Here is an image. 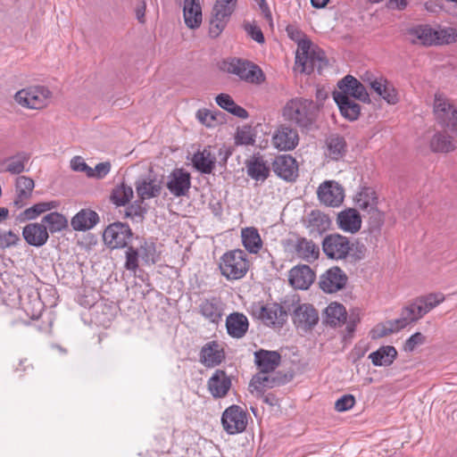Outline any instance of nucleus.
I'll return each instance as SVG.
<instances>
[{"label": "nucleus", "instance_id": "nucleus-6", "mask_svg": "<svg viewBox=\"0 0 457 457\" xmlns=\"http://www.w3.org/2000/svg\"><path fill=\"white\" fill-rule=\"evenodd\" d=\"M294 378L292 370L287 372L277 371L271 375L269 373H258L254 375L249 384L251 393L256 392L257 396H263L265 388L279 386L290 382Z\"/></svg>", "mask_w": 457, "mask_h": 457}, {"label": "nucleus", "instance_id": "nucleus-20", "mask_svg": "<svg viewBox=\"0 0 457 457\" xmlns=\"http://www.w3.org/2000/svg\"><path fill=\"white\" fill-rule=\"evenodd\" d=\"M315 273L306 264L297 265L289 270V284L295 289L306 290L313 283Z\"/></svg>", "mask_w": 457, "mask_h": 457}, {"label": "nucleus", "instance_id": "nucleus-18", "mask_svg": "<svg viewBox=\"0 0 457 457\" xmlns=\"http://www.w3.org/2000/svg\"><path fill=\"white\" fill-rule=\"evenodd\" d=\"M347 282L346 274L339 267H332L319 279L320 288L325 293H335L343 289Z\"/></svg>", "mask_w": 457, "mask_h": 457}, {"label": "nucleus", "instance_id": "nucleus-55", "mask_svg": "<svg viewBox=\"0 0 457 457\" xmlns=\"http://www.w3.org/2000/svg\"><path fill=\"white\" fill-rule=\"evenodd\" d=\"M125 268L130 271H136L138 268V250L133 246L127 247Z\"/></svg>", "mask_w": 457, "mask_h": 457}, {"label": "nucleus", "instance_id": "nucleus-4", "mask_svg": "<svg viewBox=\"0 0 457 457\" xmlns=\"http://www.w3.org/2000/svg\"><path fill=\"white\" fill-rule=\"evenodd\" d=\"M444 300L445 296L441 293L420 296L416 298L411 304L403 308L401 313L409 324L416 322Z\"/></svg>", "mask_w": 457, "mask_h": 457}, {"label": "nucleus", "instance_id": "nucleus-22", "mask_svg": "<svg viewBox=\"0 0 457 457\" xmlns=\"http://www.w3.org/2000/svg\"><path fill=\"white\" fill-rule=\"evenodd\" d=\"M246 173L255 181L264 182L270 174V167L259 153L245 161Z\"/></svg>", "mask_w": 457, "mask_h": 457}, {"label": "nucleus", "instance_id": "nucleus-34", "mask_svg": "<svg viewBox=\"0 0 457 457\" xmlns=\"http://www.w3.org/2000/svg\"><path fill=\"white\" fill-rule=\"evenodd\" d=\"M198 309L199 312L211 322L218 323L222 317L221 301L218 297L202 300Z\"/></svg>", "mask_w": 457, "mask_h": 457}, {"label": "nucleus", "instance_id": "nucleus-62", "mask_svg": "<svg viewBox=\"0 0 457 457\" xmlns=\"http://www.w3.org/2000/svg\"><path fill=\"white\" fill-rule=\"evenodd\" d=\"M244 29L254 41L259 44L264 43L265 38L263 33L258 26L248 22L244 25Z\"/></svg>", "mask_w": 457, "mask_h": 457}, {"label": "nucleus", "instance_id": "nucleus-31", "mask_svg": "<svg viewBox=\"0 0 457 457\" xmlns=\"http://www.w3.org/2000/svg\"><path fill=\"white\" fill-rule=\"evenodd\" d=\"M341 115L350 121L358 120L361 105L344 94H332Z\"/></svg>", "mask_w": 457, "mask_h": 457}, {"label": "nucleus", "instance_id": "nucleus-43", "mask_svg": "<svg viewBox=\"0 0 457 457\" xmlns=\"http://www.w3.org/2000/svg\"><path fill=\"white\" fill-rule=\"evenodd\" d=\"M30 154L25 151H20L14 155L6 158L7 172L12 175H19L24 171H28L26 164L30 159Z\"/></svg>", "mask_w": 457, "mask_h": 457}, {"label": "nucleus", "instance_id": "nucleus-13", "mask_svg": "<svg viewBox=\"0 0 457 457\" xmlns=\"http://www.w3.org/2000/svg\"><path fill=\"white\" fill-rule=\"evenodd\" d=\"M340 91H334L333 94H344L362 103H370V96L364 85L352 75H346L337 82Z\"/></svg>", "mask_w": 457, "mask_h": 457}, {"label": "nucleus", "instance_id": "nucleus-5", "mask_svg": "<svg viewBox=\"0 0 457 457\" xmlns=\"http://www.w3.org/2000/svg\"><path fill=\"white\" fill-rule=\"evenodd\" d=\"M434 114L436 121L457 136V108L442 93H436L434 99Z\"/></svg>", "mask_w": 457, "mask_h": 457}, {"label": "nucleus", "instance_id": "nucleus-3", "mask_svg": "<svg viewBox=\"0 0 457 457\" xmlns=\"http://www.w3.org/2000/svg\"><path fill=\"white\" fill-rule=\"evenodd\" d=\"M246 257L247 254L241 249L225 253L219 264L221 275L229 280L244 278L250 266Z\"/></svg>", "mask_w": 457, "mask_h": 457}, {"label": "nucleus", "instance_id": "nucleus-16", "mask_svg": "<svg viewBox=\"0 0 457 457\" xmlns=\"http://www.w3.org/2000/svg\"><path fill=\"white\" fill-rule=\"evenodd\" d=\"M271 164L274 173L285 181L293 182L297 179L298 164L290 154L276 156Z\"/></svg>", "mask_w": 457, "mask_h": 457}, {"label": "nucleus", "instance_id": "nucleus-57", "mask_svg": "<svg viewBox=\"0 0 457 457\" xmlns=\"http://www.w3.org/2000/svg\"><path fill=\"white\" fill-rule=\"evenodd\" d=\"M355 404V397L353 395H344L335 403V409L339 411H346Z\"/></svg>", "mask_w": 457, "mask_h": 457}, {"label": "nucleus", "instance_id": "nucleus-27", "mask_svg": "<svg viewBox=\"0 0 457 457\" xmlns=\"http://www.w3.org/2000/svg\"><path fill=\"white\" fill-rule=\"evenodd\" d=\"M408 34L415 37L411 41V44L419 43L426 47L436 46L437 29H433L430 25H416L408 29Z\"/></svg>", "mask_w": 457, "mask_h": 457}, {"label": "nucleus", "instance_id": "nucleus-10", "mask_svg": "<svg viewBox=\"0 0 457 457\" xmlns=\"http://www.w3.org/2000/svg\"><path fill=\"white\" fill-rule=\"evenodd\" d=\"M221 424L229 435L242 433L247 426V413L240 406L233 404L223 411Z\"/></svg>", "mask_w": 457, "mask_h": 457}, {"label": "nucleus", "instance_id": "nucleus-11", "mask_svg": "<svg viewBox=\"0 0 457 457\" xmlns=\"http://www.w3.org/2000/svg\"><path fill=\"white\" fill-rule=\"evenodd\" d=\"M291 312L293 323L304 331L313 328L319 321L317 310L310 303H299L298 299L295 300Z\"/></svg>", "mask_w": 457, "mask_h": 457}, {"label": "nucleus", "instance_id": "nucleus-51", "mask_svg": "<svg viewBox=\"0 0 457 457\" xmlns=\"http://www.w3.org/2000/svg\"><path fill=\"white\" fill-rule=\"evenodd\" d=\"M367 253V247L359 241L353 243L350 242L349 253H347V259L353 264H356L361 260L365 259Z\"/></svg>", "mask_w": 457, "mask_h": 457}, {"label": "nucleus", "instance_id": "nucleus-29", "mask_svg": "<svg viewBox=\"0 0 457 457\" xmlns=\"http://www.w3.org/2000/svg\"><path fill=\"white\" fill-rule=\"evenodd\" d=\"M337 223L344 231L353 234L361 229V218L356 209L348 208L337 214Z\"/></svg>", "mask_w": 457, "mask_h": 457}, {"label": "nucleus", "instance_id": "nucleus-60", "mask_svg": "<svg viewBox=\"0 0 457 457\" xmlns=\"http://www.w3.org/2000/svg\"><path fill=\"white\" fill-rule=\"evenodd\" d=\"M35 187L34 180L26 176H20L16 179L15 188L16 193H21V190H23L30 193V196L32 195V191Z\"/></svg>", "mask_w": 457, "mask_h": 457}, {"label": "nucleus", "instance_id": "nucleus-12", "mask_svg": "<svg viewBox=\"0 0 457 457\" xmlns=\"http://www.w3.org/2000/svg\"><path fill=\"white\" fill-rule=\"evenodd\" d=\"M350 240L340 234L327 235L322 240V250L331 260H345L349 253Z\"/></svg>", "mask_w": 457, "mask_h": 457}, {"label": "nucleus", "instance_id": "nucleus-30", "mask_svg": "<svg viewBox=\"0 0 457 457\" xmlns=\"http://www.w3.org/2000/svg\"><path fill=\"white\" fill-rule=\"evenodd\" d=\"M136 191L142 201L158 196L162 191V182L147 177H140L135 182Z\"/></svg>", "mask_w": 457, "mask_h": 457}, {"label": "nucleus", "instance_id": "nucleus-33", "mask_svg": "<svg viewBox=\"0 0 457 457\" xmlns=\"http://www.w3.org/2000/svg\"><path fill=\"white\" fill-rule=\"evenodd\" d=\"M326 154L333 161L342 159L347 153V143L339 134H331L326 138Z\"/></svg>", "mask_w": 457, "mask_h": 457}, {"label": "nucleus", "instance_id": "nucleus-26", "mask_svg": "<svg viewBox=\"0 0 457 457\" xmlns=\"http://www.w3.org/2000/svg\"><path fill=\"white\" fill-rule=\"evenodd\" d=\"M100 221L98 213L91 209H81L71 220V226L75 231H87Z\"/></svg>", "mask_w": 457, "mask_h": 457}, {"label": "nucleus", "instance_id": "nucleus-17", "mask_svg": "<svg viewBox=\"0 0 457 457\" xmlns=\"http://www.w3.org/2000/svg\"><path fill=\"white\" fill-rule=\"evenodd\" d=\"M299 143V135L295 129L287 124L279 125L272 136L273 145L280 151L294 150Z\"/></svg>", "mask_w": 457, "mask_h": 457}, {"label": "nucleus", "instance_id": "nucleus-9", "mask_svg": "<svg viewBox=\"0 0 457 457\" xmlns=\"http://www.w3.org/2000/svg\"><path fill=\"white\" fill-rule=\"evenodd\" d=\"M225 70L228 73L235 74L245 81L259 84L264 80L262 71L251 62L234 59L230 62L225 63Z\"/></svg>", "mask_w": 457, "mask_h": 457}, {"label": "nucleus", "instance_id": "nucleus-54", "mask_svg": "<svg viewBox=\"0 0 457 457\" xmlns=\"http://www.w3.org/2000/svg\"><path fill=\"white\" fill-rule=\"evenodd\" d=\"M20 241L21 238L19 235L15 234L12 230L0 232V249L2 250L15 246Z\"/></svg>", "mask_w": 457, "mask_h": 457}, {"label": "nucleus", "instance_id": "nucleus-1", "mask_svg": "<svg viewBox=\"0 0 457 457\" xmlns=\"http://www.w3.org/2000/svg\"><path fill=\"white\" fill-rule=\"evenodd\" d=\"M320 105L312 99L303 97H295L287 102L282 109V116L285 120L299 127L302 129H311L313 128L318 114Z\"/></svg>", "mask_w": 457, "mask_h": 457}, {"label": "nucleus", "instance_id": "nucleus-50", "mask_svg": "<svg viewBox=\"0 0 457 457\" xmlns=\"http://www.w3.org/2000/svg\"><path fill=\"white\" fill-rule=\"evenodd\" d=\"M297 51L295 54V64L298 66L304 61L306 62L307 58L311 55L312 49V43L306 37L303 38L301 41L297 42Z\"/></svg>", "mask_w": 457, "mask_h": 457}, {"label": "nucleus", "instance_id": "nucleus-32", "mask_svg": "<svg viewBox=\"0 0 457 457\" xmlns=\"http://www.w3.org/2000/svg\"><path fill=\"white\" fill-rule=\"evenodd\" d=\"M183 15L185 24L189 29H198L201 26L203 18L199 0H184Z\"/></svg>", "mask_w": 457, "mask_h": 457}, {"label": "nucleus", "instance_id": "nucleus-38", "mask_svg": "<svg viewBox=\"0 0 457 457\" xmlns=\"http://www.w3.org/2000/svg\"><path fill=\"white\" fill-rule=\"evenodd\" d=\"M397 357V351L395 346L383 345L369 355L374 366H390Z\"/></svg>", "mask_w": 457, "mask_h": 457}, {"label": "nucleus", "instance_id": "nucleus-35", "mask_svg": "<svg viewBox=\"0 0 457 457\" xmlns=\"http://www.w3.org/2000/svg\"><path fill=\"white\" fill-rule=\"evenodd\" d=\"M328 65V61L326 58L325 53L322 49L315 47L312 49L311 55L298 66L302 67L301 71L311 74L317 70L319 74H321L322 70Z\"/></svg>", "mask_w": 457, "mask_h": 457}, {"label": "nucleus", "instance_id": "nucleus-63", "mask_svg": "<svg viewBox=\"0 0 457 457\" xmlns=\"http://www.w3.org/2000/svg\"><path fill=\"white\" fill-rule=\"evenodd\" d=\"M197 120L206 127H215V117L212 112L207 109H200L196 112Z\"/></svg>", "mask_w": 457, "mask_h": 457}, {"label": "nucleus", "instance_id": "nucleus-48", "mask_svg": "<svg viewBox=\"0 0 457 457\" xmlns=\"http://www.w3.org/2000/svg\"><path fill=\"white\" fill-rule=\"evenodd\" d=\"M367 213L369 214L368 231L371 236L377 237L380 235L381 227L384 224V214L378 207L369 209Z\"/></svg>", "mask_w": 457, "mask_h": 457}, {"label": "nucleus", "instance_id": "nucleus-2", "mask_svg": "<svg viewBox=\"0 0 457 457\" xmlns=\"http://www.w3.org/2000/svg\"><path fill=\"white\" fill-rule=\"evenodd\" d=\"M295 304V299L291 303L284 301L283 305L277 303L263 304L255 303L252 306V315L260 320L268 327L282 328L291 312V307Z\"/></svg>", "mask_w": 457, "mask_h": 457}, {"label": "nucleus", "instance_id": "nucleus-59", "mask_svg": "<svg viewBox=\"0 0 457 457\" xmlns=\"http://www.w3.org/2000/svg\"><path fill=\"white\" fill-rule=\"evenodd\" d=\"M111 167L112 165L110 162H99L94 169L92 168V171L89 172L88 178L102 179L110 172Z\"/></svg>", "mask_w": 457, "mask_h": 457}, {"label": "nucleus", "instance_id": "nucleus-61", "mask_svg": "<svg viewBox=\"0 0 457 457\" xmlns=\"http://www.w3.org/2000/svg\"><path fill=\"white\" fill-rule=\"evenodd\" d=\"M425 341V336H423L420 332H416L405 341L403 349L406 352H412L416 346L424 344Z\"/></svg>", "mask_w": 457, "mask_h": 457}, {"label": "nucleus", "instance_id": "nucleus-24", "mask_svg": "<svg viewBox=\"0 0 457 457\" xmlns=\"http://www.w3.org/2000/svg\"><path fill=\"white\" fill-rule=\"evenodd\" d=\"M281 355L277 351L260 349L254 353V362L259 373H270L280 364Z\"/></svg>", "mask_w": 457, "mask_h": 457}, {"label": "nucleus", "instance_id": "nucleus-15", "mask_svg": "<svg viewBox=\"0 0 457 457\" xmlns=\"http://www.w3.org/2000/svg\"><path fill=\"white\" fill-rule=\"evenodd\" d=\"M166 187L176 197L187 195L191 187L190 173L183 168L174 169L168 177Z\"/></svg>", "mask_w": 457, "mask_h": 457}, {"label": "nucleus", "instance_id": "nucleus-39", "mask_svg": "<svg viewBox=\"0 0 457 457\" xmlns=\"http://www.w3.org/2000/svg\"><path fill=\"white\" fill-rule=\"evenodd\" d=\"M346 321L345 307L338 303H331L324 311V322L331 327L342 326Z\"/></svg>", "mask_w": 457, "mask_h": 457}, {"label": "nucleus", "instance_id": "nucleus-52", "mask_svg": "<svg viewBox=\"0 0 457 457\" xmlns=\"http://www.w3.org/2000/svg\"><path fill=\"white\" fill-rule=\"evenodd\" d=\"M436 46L450 45L457 42V29L452 27L437 29Z\"/></svg>", "mask_w": 457, "mask_h": 457}, {"label": "nucleus", "instance_id": "nucleus-25", "mask_svg": "<svg viewBox=\"0 0 457 457\" xmlns=\"http://www.w3.org/2000/svg\"><path fill=\"white\" fill-rule=\"evenodd\" d=\"M212 146L207 145L202 151H197L192 157L194 168L203 174H211L217 162V156L212 153Z\"/></svg>", "mask_w": 457, "mask_h": 457}, {"label": "nucleus", "instance_id": "nucleus-42", "mask_svg": "<svg viewBox=\"0 0 457 457\" xmlns=\"http://www.w3.org/2000/svg\"><path fill=\"white\" fill-rule=\"evenodd\" d=\"M306 221L307 228L311 232L316 231L320 234L326 231L330 226V219L320 210H312L307 215Z\"/></svg>", "mask_w": 457, "mask_h": 457}, {"label": "nucleus", "instance_id": "nucleus-28", "mask_svg": "<svg viewBox=\"0 0 457 457\" xmlns=\"http://www.w3.org/2000/svg\"><path fill=\"white\" fill-rule=\"evenodd\" d=\"M228 334L233 338H242L249 328V321L246 316L241 312L230 313L226 319Z\"/></svg>", "mask_w": 457, "mask_h": 457}, {"label": "nucleus", "instance_id": "nucleus-41", "mask_svg": "<svg viewBox=\"0 0 457 457\" xmlns=\"http://www.w3.org/2000/svg\"><path fill=\"white\" fill-rule=\"evenodd\" d=\"M58 207V203L56 201L51 202H41L34 204L33 206L26 209L22 212H21L16 220L19 222H25L27 220H34L41 213L50 211L52 209H55Z\"/></svg>", "mask_w": 457, "mask_h": 457}, {"label": "nucleus", "instance_id": "nucleus-23", "mask_svg": "<svg viewBox=\"0 0 457 457\" xmlns=\"http://www.w3.org/2000/svg\"><path fill=\"white\" fill-rule=\"evenodd\" d=\"M200 361L206 367L212 368L220 365L225 359V352L216 342L205 344L200 351Z\"/></svg>", "mask_w": 457, "mask_h": 457}, {"label": "nucleus", "instance_id": "nucleus-36", "mask_svg": "<svg viewBox=\"0 0 457 457\" xmlns=\"http://www.w3.org/2000/svg\"><path fill=\"white\" fill-rule=\"evenodd\" d=\"M232 12L228 8L220 9L213 7L210 20L209 35L212 38L218 37L225 29Z\"/></svg>", "mask_w": 457, "mask_h": 457}, {"label": "nucleus", "instance_id": "nucleus-21", "mask_svg": "<svg viewBox=\"0 0 457 457\" xmlns=\"http://www.w3.org/2000/svg\"><path fill=\"white\" fill-rule=\"evenodd\" d=\"M22 237L34 247L45 245L49 238L47 228L43 223H29L22 228Z\"/></svg>", "mask_w": 457, "mask_h": 457}, {"label": "nucleus", "instance_id": "nucleus-40", "mask_svg": "<svg viewBox=\"0 0 457 457\" xmlns=\"http://www.w3.org/2000/svg\"><path fill=\"white\" fill-rule=\"evenodd\" d=\"M242 243L245 248L251 253H257L262 249V241L257 228L248 227L242 229Z\"/></svg>", "mask_w": 457, "mask_h": 457}, {"label": "nucleus", "instance_id": "nucleus-7", "mask_svg": "<svg viewBox=\"0 0 457 457\" xmlns=\"http://www.w3.org/2000/svg\"><path fill=\"white\" fill-rule=\"evenodd\" d=\"M133 237L128 223L116 221L106 227L103 234L105 245L111 249L126 248Z\"/></svg>", "mask_w": 457, "mask_h": 457}, {"label": "nucleus", "instance_id": "nucleus-14", "mask_svg": "<svg viewBox=\"0 0 457 457\" xmlns=\"http://www.w3.org/2000/svg\"><path fill=\"white\" fill-rule=\"evenodd\" d=\"M319 200L327 206H339L345 198L344 187L334 180L320 185L317 191Z\"/></svg>", "mask_w": 457, "mask_h": 457}, {"label": "nucleus", "instance_id": "nucleus-53", "mask_svg": "<svg viewBox=\"0 0 457 457\" xmlns=\"http://www.w3.org/2000/svg\"><path fill=\"white\" fill-rule=\"evenodd\" d=\"M143 202L144 201L140 199L130 204L126 209L125 216L129 218H139L143 220L147 212L146 208L142 205Z\"/></svg>", "mask_w": 457, "mask_h": 457}, {"label": "nucleus", "instance_id": "nucleus-58", "mask_svg": "<svg viewBox=\"0 0 457 457\" xmlns=\"http://www.w3.org/2000/svg\"><path fill=\"white\" fill-rule=\"evenodd\" d=\"M381 97L390 104H395L399 101L398 93L389 81H386V86H383Z\"/></svg>", "mask_w": 457, "mask_h": 457}, {"label": "nucleus", "instance_id": "nucleus-19", "mask_svg": "<svg viewBox=\"0 0 457 457\" xmlns=\"http://www.w3.org/2000/svg\"><path fill=\"white\" fill-rule=\"evenodd\" d=\"M232 386L231 378L223 370H216L207 381V387L214 399L224 398Z\"/></svg>", "mask_w": 457, "mask_h": 457}, {"label": "nucleus", "instance_id": "nucleus-47", "mask_svg": "<svg viewBox=\"0 0 457 457\" xmlns=\"http://www.w3.org/2000/svg\"><path fill=\"white\" fill-rule=\"evenodd\" d=\"M132 197V187L121 183L112 189L110 199L116 206H125Z\"/></svg>", "mask_w": 457, "mask_h": 457}, {"label": "nucleus", "instance_id": "nucleus-46", "mask_svg": "<svg viewBox=\"0 0 457 457\" xmlns=\"http://www.w3.org/2000/svg\"><path fill=\"white\" fill-rule=\"evenodd\" d=\"M430 148L435 153H450L455 149V145L448 135L438 132L433 136Z\"/></svg>", "mask_w": 457, "mask_h": 457}, {"label": "nucleus", "instance_id": "nucleus-8", "mask_svg": "<svg viewBox=\"0 0 457 457\" xmlns=\"http://www.w3.org/2000/svg\"><path fill=\"white\" fill-rule=\"evenodd\" d=\"M51 96V91L44 86L30 87L18 91L15 101L27 108L41 109L46 105V101Z\"/></svg>", "mask_w": 457, "mask_h": 457}, {"label": "nucleus", "instance_id": "nucleus-45", "mask_svg": "<svg viewBox=\"0 0 457 457\" xmlns=\"http://www.w3.org/2000/svg\"><path fill=\"white\" fill-rule=\"evenodd\" d=\"M355 203L359 208L364 212L369 209L377 207L378 198L373 189L370 187H363L355 196Z\"/></svg>", "mask_w": 457, "mask_h": 457}, {"label": "nucleus", "instance_id": "nucleus-44", "mask_svg": "<svg viewBox=\"0 0 457 457\" xmlns=\"http://www.w3.org/2000/svg\"><path fill=\"white\" fill-rule=\"evenodd\" d=\"M42 223L47 224V229L54 234L68 228V220L57 212H50L43 217Z\"/></svg>", "mask_w": 457, "mask_h": 457}, {"label": "nucleus", "instance_id": "nucleus-37", "mask_svg": "<svg viewBox=\"0 0 457 457\" xmlns=\"http://www.w3.org/2000/svg\"><path fill=\"white\" fill-rule=\"evenodd\" d=\"M295 254L307 262L315 261L320 256V248L312 240L298 237L294 245Z\"/></svg>", "mask_w": 457, "mask_h": 457}, {"label": "nucleus", "instance_id": "nucleus-56", "mask_svg": "<svg viewBox=\"0 0 457 457\" xmlns=\"http://www.w3.org/2000/svg\"><path fill=\"white\" fill-rule=\"evenodd\" d=\"M235 141L237 145H253L255 140L253 135L251 133L250 127H244L242 129H238L235 137Z\"/></svg>", "mask_w": 457, "mask_h": 457}, {"label": "nucleus", "instance_id": "nucleus-49", "mask_svg": "<svg viewBox=\"0 0 457 457\" xmlns=\"http://www.w3.org/2000/svg\"><path fill=\"white\" fill-rule=\"evenodd\" d=\"M141 257L146 263H156L160 256L157 253L156 245L154 242L144 241V244L140 245Z\"/></svg>", "mask_w": 457, "mask_h": 457}, {"label": "nucleus", "instance_id": "nucleus-64", "mask_svg": "<svg viewBox=\"0 0 457 457\" xmlns=\"http://www.w3.org/2000/svg\"><path fill=\"white\" fill-rule=\"evenodd\" d=\"M71 167L75 171L85 172L88 177L92 168L89 167L80 156H75L71 161Z\"/></svg>", "mask_w": 457, "mask_h": 457}]
</instances>
